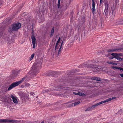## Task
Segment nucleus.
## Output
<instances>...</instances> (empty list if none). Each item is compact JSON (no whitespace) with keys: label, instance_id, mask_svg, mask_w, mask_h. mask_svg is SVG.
Masks as SVG:
<instances>
[{"label":"nucleus","instance_id":"1","mask_svg":"<svg viewBox=\"0 0 123 123\" xmlns=\"http://www.w3.org/2000/svg\"><path fill=\"white\" fill-rule=\"evenodd\" d=\"M41 64L40 62H36L34 63L33 66L31 68V70L27 75L22 78L19 81L14 82L10 85L8 89V90L9 91L20 84L24 81H28L29 77H32L33 75L37 74L39 72V67L41 66Z\"/></svg>","mask_w":123,"mask_h":123},{"label":"nucleus","instance_id":"2","mask_svg":"<svg viewBox=\"0 0 123 123\" xmlns=\"http://www.w3.org/2000/svg\"><path fill=\"white\" fill-rule=\"evenodd\" d=\"M21 24L19 23H17L12 24L8 29V31L10 33L17 31L21 27Z\"/></svg>","mask_w":123,"mask_h":123},{"label":"nucleus","instance_id":"3","mask_svg":"<svg viewBox=\"0 0 123 123\" xmlns=\"http://www.w3.org/2000/svg\"><path fill=\"white\" fill-rule=\"evenodd\" d=\"M105 8L104 12V15L105 16L107 17L108 16V12L109 5L107 1H105L104 2Z\"/></svg>","mask_w":123,"mask_h":123},{"label":"nucleus","instance_id":"4","mask_svg":"<svg viewBox=\"0 0 123 123\" xmlns=\"http://www.w3.org/2000/svg\"><path fill=\"white\" fill-rule=\"evenodd\" d=\"M20 122H21V121L6 119H0V122H12L13 123H18Z\"/></svg>","mask_w":123,"mask_h":123},{"label":"nucleus","instance_id":"5","mask_svg":"<svg viewBox=\"0 0 123 123\" xmlns=\"http://www.w3.org/2000/svg\"><path fill=\"white\" fill-rule=\"evenodd\" d=\"M2 99L3 101L6 103V105H7L8 104L10 103L11 101L10 98L5 95L3 97Z\"/></svg>","mask_w":123,"mask_h":123},{"label":"nucleus","instance_id":"6","mask_svg":"<svg viewBox=\"0 0 123 123\" xmlns=\"http://www.w3.org/2000/svg\"><path fill=\"white\" fill-rule=\"evenodd\" d=\"M109 14L110 17L113 18L115 16L116 11L114 9H111L109 11Z\"/></svg>","mask_w":123,"mask_h":123},{"label":"nucleus","instance_id":"7","mask_svg":"<svg viewBox=\"0 0 123 123\" xmlns=\"http://www.w3.org/2000/svg\"><path fill=\"white\" fill-rule=\"evenodd\" d=\"M31 37L32 40L33 47L34 48H35V47L36 39L35 38V36L33 35H32Z\"/></svg>","mask_w":123,"mask_h":123},{"label":"nucleus","instance_id":"8","mask_svg":"<svg viewBox=\"0 0 123 123\" xmlns=\"http://www.w3.org/2000/svg\"><path fill=\"white\" fill-rule=\"evenodd\" d=\"M89 67L90 68H94L93 70L94 71L96 72L97 71H99L100 69L98 67H95L93 65H89Z\"/></svg>","mask_w":123,"mask_h":123},{"label":"nucleus","instance_id":"9","mask_svg":"<svg viewBox=\"0 0 123 123\" xmlns=\"http://www.w3.org/2000/svg\"><path fill=\"white\" fill-rule=\"evenodd\" d=\"M11 97L12 99L13 102L15 104H17L18 101L17 98L12 95H11Z\"/></svg>","mask_w":123,"mask_h":123},{"label":"nucleus","instance_id":"10","mask_svg":"<svg viewBox=\"0 0 123 123\" xmlns=\"http://www.w3.org/2000/svg\"><path fill=\"white\" fill-rule=\"evenodd\" d=\"M105 103L104 101H101L100 102H99V103H97L96 104H95L94 105H93L92 106H91L92 108V109H93V108H95V107H96L97 106L99 105L100 104L103 103Z\"/></svg>","mask_w":123,"mask_h":123},{"label":"nucleus","instance_id":"11","mask_svg":"<svg viewBox=\"0 0 123 123\" xmlns=\"http://www.w3.org/2000/svg\"><path fill=\"white\" fill-rule=\"evenodd\" d=\"M92 11L93 13L94 14L95 12V3L94 0H92Z\"/></svg>","mask_w":123,"mask_h":123},{"label":"nucleus","instance_id":"12","mask_svg":"<svg viewBox=\"0 0 123 123\" xmlns=\"http://www.w3.org/2000/svg\"><path fill=\"white\" fill-rule=\"evenodd\" d=\"M20 96L22 99H25L27 97V94L24 93H22L21 94Z\"/></svg>","mask_w":123,"mask_h":123},{"label":"nucleus","instance_id":"13","mask_svg":"<svg viewBox=\"0 0 123 123\" xmlns=\"http://www.w3.org/2000/svg\"><path fill=\"white\" fill-rule=\"evenodd\" d=\"M116 98V97H112V98H108L107 99H106V100H104V103H105L106 102H108L109 101H110L111 100H113L115 99Z\"/></svg>","mask_w":123,"mask_h":123},{"label":"nucleus","instance_id":"14","mask_svg":"<svg viewBox=\"0 0 123 123\" xmlns=\"http://www.w3.org/2000/svg\"><path fill=\"white\" fill-rule=\"evenodd\" d=\"M111 55L114 57V58L116 59L117 57H119L120 55V54L117 53H113L111 54Z\"/></svg>","mask_w":123,"mask_h":123},{"label":"nucleus","instance_id":"15","mask_svg":"<svg viewBox=\"0 0 123 123\" xmlns=\"http://www.w3.org/2000/svg\"><path fill=\"white\" fill-rule=\"evenodd\" d=\"M119 49H112L111 50H107V51L108 52H113L115 51H117L120 50Z\"/></svg>","mask_w":123,"mask_h":123},{"label":"nucleus","instance_id":"16","mask_svg":"<svg viewBox=\"0 0 123 123\" xmlns=\"http://www.w3.org/2000/svg\"><path fill=\"white\" fill-rule=\"evenodd\" d=\"M112 68L113 69H118L120 70H122L123 71V69L122 68H121L118 67L117 66H112Z\"/></svg>","mask_w":123,"mask_h":123},{"label":"nucleus","instance_id":"17","mask_svg":"<svg viewBox=\"0 0 123 123\" xmlns=\"http://www.w3.org/2000/svg\"><path fill=\"white\" fill-rule=\"evenodd\" d=\"M73 93L74 94L76 95H80L82 96H83V95H84V94L83 93H82L80 92H78V93H76V92H73Z\"/></svg>","mask_w":123,"mask_h":123},{"label":"nucleus","instance_id":"18","mask_svg":"<svg viewBox=\"0 0 123 123\" xmlns=\"http://www.w3.org/2000/svg\"><path fill=\"white\" fill-rule=\"evenodd\" d=\"M6 37L5 38H4L7 41H9L10 40V39L11 38V37H10L8 35L7 36L5 34L4 35V37H6Z\"/></svg>","mask_w":123,"mask_h":123},{"label":"nucleus","instance_id":"19","mask_svg":"<svg viewBox=\"0 0 123 123\" xmlns=\"http://www.w3.org/2000/svg\"><path fill=\"white\" fill-rule=\"evenodd\" d=\"M54 27H53L52 28V29L51 31V35H50L51 36H52L53 35L54 32Z\"/></svg>","mask_w":123,"mask_h":123},{"label":"nucleus","instance_id":"20","mask_svg":"<svg viewBox=\"0 0 123 123\" xmlns=\"http://www.w3.org/2000/svg\"><path fill=\"white\" fill-rule=\"evenodd\" d=\"M107 63L109 64H111L113 65H117V63H114L113 62H107Z\"/></svg>","mask_w":123,"mask_h":123},{"label":"nucleus","instance_id":"21","mask_svg":"<svg viewBox=\"0 0 123 123\" xmlns=\"http://www.w3.org/2000/svg\"><path fill=\"white\" fill-rule=\"evenodd\" d=\"M34 53L32 54L30 57V58L29 60V61H30L32 60L34 56Z\"/></svg>","mask_w":123,"mask_h":123},{"label":"nucleus","instance_id":"22","mask_svg":"<svg viewBox=\"0 0 123 123\" xmlns=\"http://www.w3.org/2000/svg\"><path fill=\"white\" fill-rule=\"evenodd\" d=\"M92 109L91 107H88L86 110H85V111H91L92 110Z\"/></svg>","mask_w":123,"mask_h":123},{"label":"nucleus","instance_id":"23","mask_svg":"<svg viewBox=\"0 0 123 123\" xmlns=\"http://www.w3.org/2000/svg\"><path fill=\"white\" fill-rule=\"evenodd\" d=\"M95 80L97 81H100L101 80V79L99 77H95Z\"/></svg>","mask_w":123,"mask_h":123},{"label":"nucleus","instance_id":"24","mask_svg":"<svg viewBox=\"0 0 123 123\" xmlns=\"http://www.w3.org/2000/svg\"><path fill=\"white\" fill-rule=\"evenodd\" d=\"M80 103V102L79 101L74 102L73 103V104L74 105V106H75L77 105L78 104Z\"/></svg>","mask_w":123,"mask_h":123},{"label":"nucleus","instance_id":"25","mask_svg":"<svg viewBox=\"0 0 123 123\" xmlns=\"http://www.w3.org/2000/svg\"><path fill=\"white\" fill-rule=\"evenodd\" d=\"M25 86L26 87H29L30 85L29 83H26L25 84Z\"/></svg>","mask_w":123,"mask_h":123},{"label":"nucleus","instance_id":"26","mask_svg":"<svg viewBox=\"0 0 123 123\" xmlns=\"http://www.w3.org/2000/svg\"><path fill=\"white\" fill-rule=\"evenodd\" d=\"M60 0H58V3L57 4L58 8H59L60 7Z\"/></svg>","mask_w":123,"mask_h":123},{"label":"nucleus","instance_id":"27","mask_svg":"<svg viewBox=\"0 0 123 123\" xmlns=\"http://www.w3.org/2000/svg\"><path fill=\"white\" fill-rule=\"evenodd\" d=\"M62 47V46H60V48L59 49L58 52V55L59 54L60 52H61V49Z\"/></svg>","mask_w":123,"mask_h":123},{"label":"nucleus","instance_id":"28","mask_svg":"<svg viewBox=\"0 0 123 123\" xmlns=\"http://www.w3.org/2000/svg\"><path fill=\"white\" fill-rule=\"evenodd\" d=\"M116 59H117L118 60H119V61H121L122 60V58L120 57H117L116 58Z\"/></svg>","mask_w":123,"mask_h":123},{"label":"nucleus","instance_id":"29","mask_svg":"<svg viewBox=\"0 0 123 123\" xmlns=\"http://www.w3.org/2000/svg\"><path fill=\"white\" fill-rule=\"evenodd\" d=\"M30 94L31 95H35V94H34V93L33 92H31L30 93Z\"/></svg>","mask_w":123,"mask_h":123},{"label":"nucleus","instance_id":"30","mask_svg":"<svg viewBox=\"0 0 123 123\" xmlns=\"http://www.w3.org/2000/svg\"><path fill=\"white\" fill-rule=\"evenodd\" d=\"M60 41V38L59 37L57 43H59Z\"/></svg>","mask_w":123,"mask_h":123},{"label":"nucleus","instance_id":"31","mask_svg":"<svg viewBox=\"0 0 123 123\" xmlns=\"http://www.w3.org/2000/svg\"><path fill=\"white\" fill-rule=\"evenodd\" d=\"M110 55L109 54H105V56H109V55Z\"/></svg>","mask_w":123,"mask_h":123},{"label":"nucleus","instance_id":"32","mask_svg":"<svg viewBox=\"0 0 123 123\" xmlns=\"http://www.w3.org/2000/svg\"><path fill=\"white\" fill-rule=\"evenodd\" d=\"M95 77H93L92 78H91V79L92 80H95Z\"/></svg>","mask_w":123,"mask_h":123},{"label":"nucleus","instance_id":"33","mask_svg":"<svg viewBox=\"0 0 123 123\" xmlns=\"http://www.w3.org/2000/svg\"><path fill=\"white\" fill-rule=\"evenodd\" d=\"M63 43V41H62L60 45V46H62Z\"/></svg>","mask_w":123,"mask_h":123},{"label":"nucleus","instance_id":"34","mask_svg":"<svg viewBox=\"0 0 123 123\" xmlns=\"http://www.w3.org/2000/svg\"><path fill=\"white\" fill-rule=\"evenodd\" d=\"M120 75L122 77H123V74H120Z\"/></svg>","mask_w":123,"mask_h":123},{"label":"nucleus","instance_id":"35","mask_svg":"<svg viewBox=\"0 0 123 123\" xmlns=\"http://www.w3.org/2000/svg\"><path fill=\"white\" fill-rule=\"evenodd\" d=\"M58 43H56V44L55 46H56V47H57V46H58Z\"/></svg>","mask_w":123,"mask_h":123},{"label":"nucleus","instance_id":"36","mask_svg":"<svg viewBox=\"0 0 123 123\" xmlns=\"http://www.w3.org/2000/svg\"><path fill=\"white\" fill-rule=\"evenodd\" d=\"M103 0H100V3H102V2H103Z\"/></svg>","mask_w":123,"mask_h":123},{"label":"nucleus","instance_id":"37","mask_svg":"<svg viewBox=\"0 0 123 123\" xmlns=\"http://www.w3.org/2000/svg\"><path fill=\"white\" fill-rule=\"evenodd\" d=\"M21 88H23V87H24V85H21Z\"/></svg>","mask_w":123,"mask_h":123},{"label":"nucleus","instance_id":"38","mask_svg":"<svg viewBox=\"0 0 123 123\" xmlns=\"http://www.w3.org/2000/svg\"><path fill=\"white\" fill-rule=\"evenodd\" d=\"M73 103H72L70 105V106H73Z\"/></svg>","mask_w":123,"mask_h":123},{"label":"nucleus","instance_id":"39","mask_svg":"<svg viewBox=\"0 0 123 123\" xmlns=\"http://www.w3.org/2000/svg\"><path fill=\"white\" fill-rule=\"evenodd\" d=\"M57 47L55 46V50L57 49Z\"/></svg>","mask_w":123,"mask_h":123},{"label":"nucleus","instance_id":"40","mask_svg":"<svg viewBox=\"0 0 123 123\" xmlns=\"http://www.w3.org/2000/svg\"><path fill=\"white\" fill-rule=\"evenodd\" d=\"M114 58V57H110V59H112L113 58Z\"/></svg>","mask_w":123,"mask_h":123},{"label":"nucleus","instance_id":"41","mask_svg":"<svg viewBox=\"0 0 123 123\" xmlns=\"http://www.w3.org/2000/svg\"><path fill=\"white\" fill-rule=\"evenodd\" d=\"M0 34V36H1V34H3V33L2 32H1Z\"/></svg>","mask_w":123,"mask_h":123},{"label":"nucleus","instance_id":"42","mask_svg":"<svg viewBox=\"0 0 123 123\" xmlns=\"http://www.w3.org/2000/svg\"><path fill=\"white\" fill-rule=\"evenodd\" d=\"M34 31H33L32 32V34H34Z\"/></svg>","mask_w":123,"mask_h":123},{"label":"nucleus","instance_id":"43","mask_svg":"<svg viewBox=\"0 0 123 123\" xmlns=\"http://www.w3.org/2000/svg\"><path fill=\"white\" fill-rule=\"evenodd\" d=\"M95 19V18H93V20L94 19Z\"/></svg>","mask_w":123,"mask_h":123},{"label":"nucleus","instance_id":"44","mask_svg":"<svg viewBox=\"0 0 123 123\" xmlns=\"http://www.w3.org/2000/svg\"><path fill=\"white\" fill-rule=\"evenodd\" d=\"M38 97V96H37V97H36V98H37V97Z\"/></svg>","mask_w":123,"mask_h":123}]
</instances>
